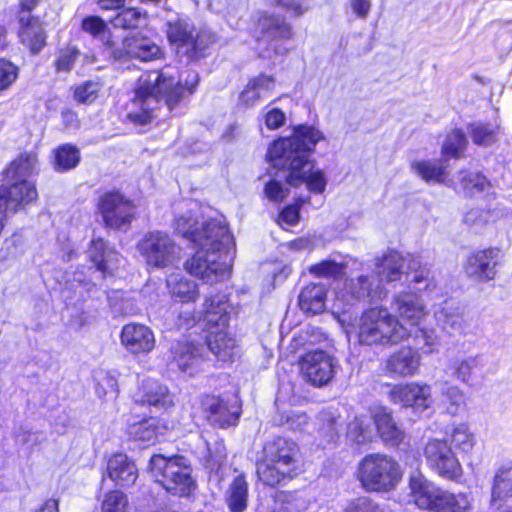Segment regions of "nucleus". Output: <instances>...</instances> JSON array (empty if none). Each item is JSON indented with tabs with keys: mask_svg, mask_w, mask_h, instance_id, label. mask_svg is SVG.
<instances>
[{
	"mask_svg": "<svg viewBox=\"0 0 512 512\" xmlns=\"http://www.w3.org/2000/svg\"><path fill=\"white\" fill-rule=\"evenodd\" d=\"M374 423L382 440L391 445H398L403 437V431L398 427L390 412L381 408L374 414Z\"/></svg>",
	"mask_w": 512,
	"mask_h": 512,
	"instance_id": "f704fd0d",
	"label": "nucleus"
},
{
	"mask_svg": "<svg viewBox=\"0 0 512 512\" xmlns=\"http://www.w3.org/2000/svg\"><path fill=\"white\" fill-rule=\"evenodd\" d=\"M148 469L155 480L173 495L187 497L197 487L196 480L192 476L191 463L182 455L172 457L153 455Z\"/></svg>",
	"mask_w": 512,
	"mask_h": 512,
	"instance_id": "39448f33",
	"label": "nucleus"
},
{
	"mask_svg": "<svg viewBox=\"0 0 512 512\" xmlns=\"http://www.w3.org/2000/svg\"><path fill=\"white\" fill-rule=\"evenodd\" d=\"M174 225L175 230L191 242L193 232L201 224L191 211H187L176 217Z\"/></svg>",
	"mask_w": 512,
	"mask_h": 512,
	"instance_id": "5fc2aeb1",
	"label": "nucleus"
},
{
	"mask_svg": "<svg viewBox=\"0 0 512 512\" xmlns=\"http://www.w3.org/2000/svg\"><path fill=\"white\" fill-rule=\"evenodd\" d=\"M345 512H384V510L368 497H359L348 504Z\"/></svg>",
	"mask_w": 512,
	"mask_h": 512,
	"instance_id": "0e129e2a",
	"label": "nucleus"
},
{
	"mask_svg": "<svg viewBox=\"0 0 512 512\" xmlns=\"http://www.w3.org/2000/svg\"><path fill=\"white\" fill-rule=\"evenodd\" d=\"M469 132L476 145L489 146L496 141V131L491 125L474 123L469 126Z\"/></svg>",
	"mask_w": 512,
	"mask_h": 512,
	"instance_id": "603ef678",
	"label": "nucleus"
},
{
	"mask_svg": "<svg viewBox=\"0 0 512 512\" xmlns=\"http://www.w3.org/2000/svg\"><path fill=\"white\" fill-rule=\"evenodd\" d=\"M373 436L372 421L368 416L355 417L348 425L347 437L357 443L364 444Z\"/></svg>",
	"mask_w": 512,
	"mask_h": 512,
	"instance_id": "a19ab883",
	"label": "nucleus"
},
{
	"mask_svg": "<svg viewBox=\"0 0 512 512\" xmlns=\"http://www.w3.org/2000/svg\"><path fill=\"white\" fill-rule=\"evenodd\" d=\"M450 442L462 453H469L475 446V436L465 423L453 426L449 434Z\"/></svg>",
	"mask_w": 512,
	"mask_h": 512,
	"instance_id": "c03bdc74",
	"label": "nucleus"
},
{
	"mask_svg": "<svg viewBox=\"0 0 512 512\" xmlns=\"http://www.w3.org/2000/svg\"><path fill=\"white\" fill-rule=\"evenodd\" d=\"M106 47L109 54L115 60L120 61L128 58L151 61L161 56L160 47L150 38L139 34L126 36L121 46H116L113 42L107 41Z\"/></svg>",
	"mask_w": 512,
	"mask_h": 512,
	"instance_id": "f8f14e48",
	"label": "nucleus"
},
{
	"mask_svg": "<svg viewBox=\"0 0 512 512\" xmlns=\"http://www.w3.org/2000/svg\"><path fill=\"white\" fill-rule=\"evenodd\" d=\"M205 405L208 411V421L216 427L227 428L236 425L240 410L237 406H228L223 400L217 397L207 399Z\"/></svg>",
	"mask_w": 512,
	"mask_h": 512,
	"instance_id": "cd10ccee",
	"label": "nucleus"
},
{
	"mask_svg": "<svg viewBox=\"0 0 512 512\" xmlns=\"http://www.w3.org/2000/svg\"><path fill=\"white\" fill-rule=\"evenodd\" d=\"M460 185L464 193L468 196H474L483 192L489 182L486 177L479 173L461 172Z\"/></svg>",
	"mask_w": 512,
	"mask_h": 512,
	"instance_id": "de8ad7c7",
	"label": "nucleus"
},
{
	"mask_svg": "<svg viewBox=\"0 0 512 512\" xmlns=\"http://www.w3.org/2000/svg\"><path fill=\"white\" fill-rule=\"evenodd\" d=\"M203 348V346L199 347L193 343H178L173 349L174 360L178 368L182 372L192 375L202 361Z\"/></svg>",
	"mask_w": 512,
	"mask_h": 512,
	"instance_id": "72a5a7b5",
	"label": "nucleus"
},
{
	"mask_svg": "<svg viewBox=\"0 0 512 512\" xmlns=\"http://www.w3.org/2000/svg\"><path fill=\"white\" fill-rule=\"evenodd\" d=\"M225 503L230 512H244L248 505V482L243 475L236 476L225 492Z\"/></svg>",
	"mask_w": 512,
	"mask_h": 512,
	"instance_id": "e433bc0d",
	"label": "nucleus"
},
{
	"mask_svg": "<svg viewBox=\"0 0 512 512\" xmlns=\"http://www.w3.org/2000/svg\"><path fill=\"white\" fill-rule=\"evenodd\" d=\"M146 19V13L136 8L122 10L113 19L114 27L123 29H135L139 27Z\"/></svg>",
	"mask_w": 512,
	"mask_h": 512,
	"instance_id": "a18cd8bd",
	"label": "nucleus"
},
{
	"mask_svg": "<svg viewBox=\"0 0 512 512\" xmlns=\"http://www.w3.org/2000/svg\"><path fill=\"white\" fill-rule=\"evenodd\" d=\"M231 259V251L198 249L185 262V269L192 276L212 285L229 277Z\"/></svg>",
	"mask_w": 512,
	"mask_h": 512,
	"instance_id": "0eeeda50",
	"label": "nucleus"
},
{
	"mask_svg": "<svg viewBox=\"0 0 512 512\" xmlns=\"http://www.w3.org/2000/svg\"><path fill=\"white\" fill-rule=\"evenodd\" d=\"M512 499V467H500L493 478L490 504L500 509Z\"/></svg>",
	"mask_w": 512,
	"mask_h": 512,
	"instance_id": "2f4dec72",
	"label": "nucleus"
},
{
	"mask_svg": "<svg viewBox=\"0 0 512 512\" xmlns=\"http://www.w3.org/2000/svg\"><path fill=\"white\" fill-rule=\"evenodd\" d=\"M205 468L211 472H218L225 464L227 453L222 439H208L203 435L196 437V445L193 450Z\"/></svg>",
	"mask_w": 512,
	"mask_h": 512,
	"instance_id": "6ab92c4d",
	"label": "nucleus"
},
{
	"mask_svg": "<svg viewBox=\"0 0 512 512\" xmlns=\"http://www.w3.org/2000/svg\"><path fill=\"white\" fill-rule=\"evenodd\" d=\"M89 260L103 274L111 273L119 262L118 253L102 238L92 239L87 250Z\"/></svg>",
	"mask_w": 512,
	"mask_h": 512,
	"instance_id": "c85d7f7f",
	"label": "nucleus"
},
{
	"mask_svg": "<svg viewBox=\"0 0 512 512\" xmlns=\"http://www.w3.org/2000/svg\"><path fill=\"white\" fill-rule=\"evenodd\" d=\"M128 497L122 491L113 490L104 494L101 503V512H127Z\"/></svg>",
	"mask_w": 512,
	"mask_h": 512,
	"instance_id": "8fccbe9b",
	"label": "nucleus"
},
{
	"mask_svg": "<svg viewBox=\"0 0 512 512\" xmlns=\"http://www.w3.org/2000/svg\"><path fill=\"white\" fill-rule=\"evenodd\" d=\"M101 86L96 81H86L75 89V99L83 104H90L98 97Z\"/></svg>",
	"mask_w": 512,
	"mask_h": 512,
	"instance_id": "4d7b16f0",
	"label": "nucleus"
},
{
	"mask_svg": "<svg viewBox=\"0 0 512 512\" xmlns=\"http://www.w3.org/2000/svg\"><path fill=\"white\" fill-rule=\"evenodd\" d=\"M39 0H19L21 14L19 17L21 42L27 45L32 53L39 52L45 45L46 35L39 21L30 16Z\"/></svg>",
	"mask_w": 512,
	"mask_h": 512,
	"instance_id": "2eb2a0df",
	"label": "nucleus"
},
{
	"mask_svg": "<svg viewBox=\"0 0 512 512\" xmlns=\"http://www.w3.org/2000/svg\"><path fill=\"white\" fill-rule=\"evenodd\" d=\"M122 345L134 355L148 354L155 347V336L153 331L146 325L129 323L122 328Z\"/></svg>",
	"mask_w": 512,
	"mask_h": 512,
	"instance_id": "a211bd4d",
	"label": "nucleus"
},
{
	"mask_svg": "<svg viewBox=\"0 0 512 512\" xmlns=\"http://www.w3.org/2000/svg\"><path fill=\"white\" fill-rule=\"evenodd\" d=\"M257 30L259 32L258 40L267 42L277 40H288L292 38V28L284 17L277 16L268 12H260L257 20Z\"/></svg>",
	"mask_w": 512,
	"mask_h": 512,
	"instance_id": "b1692460",
	"label": "nucleus"
},
{
	"mask_svg": "<svg viewBox=\"0 0 512 512\" xmlns=\"http://www.w3.org/2000/svg\"><path fill=\"white\" fill-rule=\"evenodd\" d=\"M423 454L428 467L440 477L453 481L461 478L462 466L446 440H428Z\"/></svg>",
	"mask_w": 512,
	"mask_h": 512,
	"instance_id": "1a4fd4ad",
	"label": "nucleus"
},
{
	"mask_svg": "<svg viewBox=\"0 0 512 512\" xmlns=\"http://www.w3.org/2000/svg\"><path fill=\"white\" fill-rule=\"evenodd\" d=\"M227 309L228 304L225 294H217L207 298L204 303V321L206 322V327L227 328L229 322Z\"/></svg>",
	"mask_w": 512,
	"mask_h": 512,
	"instance_id": "7c9ffc66",
	"label": "nucleus"
},
{
	"mask_svg": "<svg viewBox=\"0 0 512 512\" xmlns=\"http://www.w3.org/2000/svg\"><path fill=\"white\" fill-rule=\"evenodd\" d=\"M158 433V420L153 417L143 419L140 422L132 423L128 427V434L130 437L147 445L156 442Z\"/></svg>",
	"mask_w": 512,
	"mask_h": 512,
	"instance_id": "58836bf2",
	"label": "nucleus"
},
{
	"mask_svg": "<svg viewBox=\"0 0 512 512\" xmlns=\"http://www.w3.org/2000/svg\"><path fill=\"white\" fill-rule=\"evenodd\" d=\"M166 35L169 42L177 49L184 48L189 57L198 49L195 27L186 19L176 18L166 23Z\"/></svg>",
	"mask_w": 512,
	"mask_h": 512,
	"instance_id": "412c9836",
	"label": "nucleus"
},
{
	"mask_svg": "<svg viewBox=\"0 0 512 512\" xmlns=\"http://www.w3.org/2000/svg\"><path fill=\"white\" fill-rule=\"evenodd\" d=\"M349 333L354 332L358 342L364 345L398 344L407 339L411 331L387 308L375 307L362 313Z\"/></svg>",
	"mask_w": 512,
	"mask_h": 512,
	"instance_id": "20e7f679",
	"label": "nucleus"
},
{
	"mask_svg": "<svg viewBox=\"0 0 512 512\" xmlns=\"http://www.w3.org/2000/svg\"><path fill=\"white\" fill-rule=\"evenodd\" d=\"M185 86L173 77L160 71L143 73L138 79L133 103L140 111L131 112L129 118L135 124L145 125L151 122L154 111L163 103L172 111L184 97L185 91L193 93L198 84V74L186 72Z\"/></svg>",
	"mask_w": 512,
	"mask_h": 512,
	"instance_id": "f03ea898",
	"label": "nucleus"
},
{
	"mask_svg": "<svg viewBox=\"0 0 512 512\" xmlns=\"http://www.w3.org/2000/svg\"><path fill=\"white\" fill-rule=\"evenodd\" d=\"M326 290L323 284H309L299 295V307L305 313L317 314L324 310Z\"/></svg>",
	"mask_w": 512,
	"mask_h": 512,
	"instance_id": "c9c22d12",
	"label": "nucleus"
},
{
	"mask_svg": "<svg viewBox=\"0 0 512 512\" xmlns=\"http://www.w3.org/2000/svg\"><path fill=\"white\" fill-rule=\"evenodd\" d=\"M17 67L7 60H0V90L9 87L17 78Z\"/></svg>",
	"mask_w": 512,
	"mask_h": 512,
	"instance_id": "69168bd1",
	"label": "nucleus"
},
{
	"mask_svg": "<svg viewBox=\"0 0 512 512\" xmlns=\"http://www.w3.org/2000/svg\"><path fill=\"white\" fill-rule=\"evenodd\" d=\"M471 509V502L465 493H451L442 490L431 512H467Z\"/></svg>",
	"mask_w": 512,
	"mask_h": 512,
	"instance_id": "4c0bfd02",
	"label": "nucleus"
},
{
	"mask_svg": "<svg viewBox=\"0 0 512 512\" xmlns=\"http://www.w3.org/2000/svg\"><path fill=\"white\" fill-rule=\"evenodd\" d=\"M226 329L222 327H207V349L222 361L231 359L236 348L235 340L228 336Z\"/></svg>",
	"mask_w": 512,
	"mask_h": 512,
	"instance_id": "c756f323",
	"label": "nucleus"
},
{
	"mask_svg": "<svg viewBox=\"0 0 512 512\" xmlns=\"http://www.w3.org/2000/svg\"><path fill=\"white\" fill-rule=\"evenodd\" d=\"M273 169H275V173L273 174V179H271L265 186V195L266 197L274 202L282 201L287 193L288 189L284 188L282 185V180L285 181V178L283 177V172L280 170V168L275 167L271 163Z\"/></svg>",
	"mask_w": 512,
	"mask_h": 512,
	"instance_id": "3c124183",
	"label": "nucleus"
},
{
	"mask_svg": "<svg viewBox=\"0 0 512 512\" xmlns=\"http://www.w3.org/2000/svg\"><path fill=\"white\" fill-rule=\"evenodd\" d=\"M324 138L321 131L313 126L300 125L289 138L276 140L268 149L267 157L283 172L285 182L290 186L306 184L311 193L322 194L327 180L321 170L314 171L310 153Z\"/></svg>",
	"mask_w": 512,
	"mask_h": 512,
	"instance_id": "f257e3e1",
	"label": "nucleus"
},
{
	"mask_svg": "<svg viewBox=\"0 0 512 512\" xmlns=\"http://www.w3.org/2000/svg\"><path fill=\"white\" fill-rule=\"evenodd\" d=\"M441 402L450 415H458L465 409V396L463 392L455 386L447 387L442 392Z\"/></svg>",
	"mask_w": 512,
	"mask_h": 512,
	"instance_id": "49530a36",
	"label": "nucleus"
},
{
	"mask_svg": "<svg viewBox=\"0 0 512 512\" xmlns=\"http://www.w3.org/2000/svg\"><path fill=\"white\" fill-rule=\"evenodd\" d=\"M279 424L289 430L302 431L308 425V416L303 412H290L281 416Z\"/></svg>",
	"mask_w": 512,
	"mask_h": 512,
	"instance_id": "052dcab7",
	"label": "nucleus"
},
{
	"mask_svg": "<svg viewBox=\"0 0 512 512\" xmlns=\"http://www.w3.org/2000/svg\"><path fill=\"white\" fill-rule=\"evenodd\" d=\"M299 448L291 439L277 436L267 441L263 458L257 462L258 478L267 486L275 487L298 474Z\"/></svg>",
	"mask_w": 512,
	"mask_h": 512,
	"instance_id": "7ed1b4c3",
	"label": "nucleus"
},
{
	"mask_svg": "<svg viewBox=\"0 0 512 512\" xmlns=\"http://www.w3.org/2000/svg\"><path fill=\"white\" fill-rule=\"evenodd\" d=\"M467 145V139L463 131L455 129L451 131L442 146V153L459 158Z\"/></svg>",
	"mask_w": 512,
	"mask_h": 512,
	"instance_id": "09e8293b",
	"label": "nucleus"
},
{
	"mask_svg": "<svg viewBox=\"0 0 512 512\" xmlns=\"http://www.w3.org/2000/svg\"><path fill=\"white\" fill-rule=\"evenodd\" d=\"M394 309L398 316L410 326H416L425 315V307L420 297L414 293H399L394 299Z\"/></svg>",
	"mask_w": 512,
	"mask_h": 512,
	"instance_id": "bb28decb",
	"label": "nucleus"
},
{
	"mask_svg": "<svg viewBox=\"0 0 512 512\" xmlns=\"http://www.w3.org/2000/svg\"><path fill=\"white\" fill-rule=\"evenodd\" d=\"M250 82L262 99L268 98L275 88L274 77L265 74L250 79Z\"/></svg>",
	"mask_w": 512,
	"mask_h": 512,
	"instance_id": "680f3d73",
	"label": "nucleus"
},
{
	"mask_svg": "<svg viewBox=\"0 0 512 512\" xmlns=\"http://www.w3.org/2000/svg\"><path fill=\"white\" fill-rule=\"evenodd\" d=\"M381 297V286L374 274L361 275L351 279L337 296V301L353 306L358 302H373Z\"/></svg>",
	"mask_w": 512,
	"mask_h": 512,
	"instance_id": "4468645a",
	"label": "nucleus"
},
{
	"mask_svg": "<svg viewBox=\"0 0 512 512\" xmlns=\"http://www.w3.org/2000/svg\"><path fill=\"white\" fill-rule=\"evenodd\" d=\"M140 255L152 268L164 269L180 259L181 248L167 232L155 230L146 233L137 244Z\"/></svg>",
	"mask_w": 512,
	"mask_h": 512,
	"instance_id": "6e6552de",
	"label": "nucleus"
},
{
	"mask_svg": "<svg viewBox=\"0 0 512 512\" xmlns=\"http://www.w3.org/2000/svg\"><path fill=\"white\" fill-rule=\"evenodd\" d=\"M409 496L420 509L431 511L442 489L425 478L422 474H413L409 480Z\"/></svg>",
	"mask_w": 512,
	"mask_h": 512,
	"instance_id": "5701e85b",
	"label": "nucleus"
},
{
	"mask_svg": "<svg viewBox=\"0 0 512 512\" xmlns=\"http://www.w3.org/2000/svg\"><path fill=\"white\" fill-rule=\"evenodd\" d=\"M191 242L198 249L231 251L233 238L228 230L227 223L218 218L203 221L192 234Z\"/></svg>",
	"mask_w": 512,
	"mask_h": 512,
	"instance_id": "ddd939ff",
	"label": "nucleus"
},
{
	"mask_svg": "<svg viewBox=\"0 0 512 512\" xmlns=\"http://www.w3.org/2000/svg\"><path fill=\"white\" fill-rule=\"evenodd\" d=\"M420 363V354L410 347H404L388 357L385 371L392 377H412L418 373Z\"/></svg>",
	"mask_w": 512,
	"mask_h": 512,
	"instance_id": "4be33fe9",
	"label": "nucleus"
},
{
	"mask_svg": "<svg viewBox=\"0 0 512 512\" xmlns=\"http://www.w3.org/2000/svg\"><path fill=\"white\" fill-rule=\"evenodd\" d=\"M107 474L116 485L128 487L135 483L138 471L135 463L126 454H114L107 463Z\"/></svg>",
	"mask_w": 512,
	"mask_h": 512,
	"instance_id": "393cba45",
	"label": "nucleus"
},
{
	"mask_svg": "<svg viewBox=\"0 0 512 512\" xmlns=\"http://www.w3.org/2000/svg\"><path fill=\"white\" fill-rule=\"evenodd\" d=\"M401 477L399 464L384 454L367 455L359 464L358 479L367 491H390Z\"/></svg>",
	"mask_w": 512,
	"mask_h": 512,
	"instance_id": "423d86ee",
	"label": "nucleus"
},
{
	"mask_svg": "<svg viewBox=\"0 0 512 512\" xmlns=\"http://www.w3.org/2000/svg\"><path fill=\"white\" fill-rule=\"evenodd\" d=\"M390 401L403 407L424 411L432 403L431 387L427 384L409 383L395 385L389 392Z\"/></svg>",
	"mask_w": 512,
	"mask_h": 512,
	"instance_id": "dca6fc26",
	"label": "nucleus"
},
{
	"mask_svg": "<svg viewBox=\"0 0 512 512\" xmlns=\"http://www.w3.org/2000/svg\"><path fill=\"white\" fill-rule=\"evenodd\" d=\"M411 169L426 182H444L445 168L429 160H416L411 163Z\"/></svg>",
	"mask_w": 512,
	"mask_h": 512,
	"instance_id": "37998d69",
	"label": "nucleus"
},
{
	"mask_svg": "<svg viewBox=\"0 0 512 512\" xmlns=\"http://www.w3.org/2000/svg\"><path fill=\"white\" fill-rule=\"evenodd\" d=\"M270 5L293 16H301L306 11L304 0H270Z\"/></svg>",
	"mask_w": 512,
	"mask_h": 512,
	"instance_id": "774afa93",
	"label": "nucleus"
},
{
	"mask_svg": "<svg viewBox=\"0 0 512 512\" xmlns=\"http://www.w3.org/2000/svg\"><path fill=\"white\" fill-rule=\"evenodd\" d=\"M98 209L106 227L126 229L134 218L135 206L118 192L105 193L99 199Z\"/></svg>",
	"mask_w": 512,
	"mask_h": 512,
	"instance_id": "9d476101",
	"label": "nucleus"
},
{
	"mask_svg": "<svg viewBox=\"0 0 512 512\" xmlns=\"http://www.w3.org/2000/svg\"><path fill=\"white\" fill-rule=\"evenodd\" d=\"M405 274L407 276L411 275V282L419 284L423 281H429L431 271L426 267H422L419 258L411 257L408 259Z\"/></svg>",
	"mask_w": 512,
	"mask_h": 512,
	"instance_id": "13d9d810",
	"label": "nucleus"
},
{
	"mask_svg": "<svg viewBox=\"0 0 512 512\" xmlns=\"http://www.w3.org/2000/svg\"><path fill=\"white\" fill-rule=\"evenodd\" d=\"M497 249L489 248L470 254L464 265L466 275L478 282H487L495 278L498 264Z\"/></svg>",
	"mask_w": 512,
	"mask_h": 512,
	"instance_id": "f3484780",
	"label": "nucleus"
},
{
	"mask_svg": "<svg viewBox=\"0 0 512 512\" xmlns=\"http://www.w3.org/2000/svg\"><path fill=\"white\" fill-rule=\"evenodd\" d=\"M303 379L315 387L327 385L335 375L337 361L322 350L306 353L300 360Z\"/></svg>",
	"mask_w": 512,
	"mask_h": 512,
	"instance_id": "9b49d317",
	"label": "nucleus"
},
{
	"mask_svg": "<svg viewBox=\"0 0 512 512\" xmlns=\"http://www.w3.org/2000/svg\"><path fill=\"white\" fill-rule=\"evenodd\" d=\"M80 161L79 150L70 144H65L55 150L54 169L65 172L75 168Z\"/></svg>",
	"mask_w": 512,
	"mask_h": 512,
	"instance_id": "ea45409f",
	"label": "nucleus"
},
{
	"mask_svg": "<svg viewBox=\"0 0 512 512\" xmlns=\"http://www.w3.org/2000/svg\"><path fill=\"white\" fill-rule=\"evenodd\" d=\"M310 197H298L296 205H290L282 210L279 215V222L287 225H295L299 220V206L308 203Z\"/></svg>",
	"mask_w": 512,
	"mask_h": 512,
	"instance_id": "e2e57ef3",
	"label": "nucleus"
},
{
	"mask_svg": "<svg viewBox=\"0 0 512 512\" xmlns=\"http://www.w3.org/2000/svg\"><path fill=\"white\" fill-rule=\"evenodd\" d=\"M172 296L183 302L195 301L199 295L197 284L185 278H170L167 281Z\"/></svg>",
	"mask_w": 512,
	"mask_h": 512,
	"instance_id": "79ce46f5",
	"label": "nucleus"
},
{
	"mask_svg": "<svg viewBox=\"0 0 512 512\" xmlns=\"http://www.w3.org/2000/svg\"><path fill=\"white\" fill-rule=\"evenodd\" d=\"M38 172V158L34 152L19 155L5 171L4 178L16 181H31L30 178Z\"/></svg>",
	"mask_w": 512,
	"mask_h": 512,
	"instance_id": "473e14b6",
	"label": "nucleus"
},
{
	"mask_svg": "<svg viewBox=\"0 0 512 512\" xmlns=\"http://www.w3.org/2000/svg\"><path fill=\"white\" fill-rule=\"evenodd\" d=\"M479 365V358L468 357L466 359L456 361L453 364L454 375L462 382H468L471 377L472 371Z\"/></svg>",
	"mask_w": 512,
	"mask_h": 512,
	"instance_id": "bf43d9fd",
	"label": "nucleus"
},
{
	"mask_svg": "<svg viewBox=\"0 0 512 512\" xmlns=\"http://www.w3.org/2000/svg\"><path fill=\"white\" fill-rule=\"evenodd\" d=\"M133 401L137 405L149 406L157 409H166L173 403V399L168 388L153 379H146L142 381L137 391L133 394Z\"/></svg>",
	"mask_w": 512,
	"mask_h": 512,
	"instance_id": "aec40b11",
	"label": "nucleus"
},
{
	"mask_svg": "<svg viewBox=\"0 0 512 512\" xmlns=\"http://www.w3.org/2000/svg\"><path fill=\"white\" fill-rule=\"evenodd\" d=\"M407 262L401 254L396 251H389L384 254L376 263V280L381 285L382 282H392L401 279L405 273Z\"/></svg>",
	"mask_w": 512,
	"mask_h": 512,
	"instance_id": "a878e982",
	"label": "nucleus"
},
{
	"mask_svg": "<svg viewBox=\"0 0 512 512\" xmlns=\"http://www.w3.org/2000/svg\"><path fill=\"white\" fill-rule=\"evenodd\" d=\"M310 272L319 277L338 278L345 273V266L333 260H325L312 266Z\"/></svg>",
	"mask_w": 512,
	"mask_h": 512,
	"instance_id": "6e6d98bb",
	"label": "nucleus"
},
{
	"mask_svg": "<svg viewBox=\"0 0 512 512\" xmlns=\"http://www.w3.org/2000/svg\"><path fill=\"white\" fill-rule=\"evenodd\" d=\"M320 434L329 442H333L338 437L339 417L332 412L323 411L320 413Z\"/></svg>",
	"mask_w": 512,
	"mask_h": 512,
	"instance_id": "864d4df0",
	"label": "nucleus"
},
{
	"mask_svg": "<svg viewBox=\"0 0 512 512\" xmlns=\"http://www.w3.org/2000/svg\"><path fill=\"white\" fill-rule=\"evenodd\" d=\"M78 55L79 51L76 48L68 47L61 51L55 62L56 69L62 72L70 71L74 66Z\"/></svg>",
	"mask_w": 512,
	"mask_h": 512,
	"instance_id": "338daca9",
	"label": "nucleus"
}]
</instances>
